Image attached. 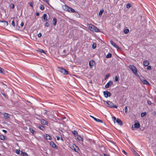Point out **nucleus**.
<instances>
[{
	"label": "nucleus",
	"instance_id": "12",
	"mask_svg": "<svg viewBox=\"0 0 156 156\" xmlns=\"http://www.w3.org/2000/svg\"><path fill=\"white\" fill-rule=\"evenodd\" d=\"M149 64V62L148 61L144 60L143 62V65L144 66H148Z\"/></svg>",
	"mask_w": 156,
	"mask_h": 156
},
{
	"label": "nucleus",
	"instance_id": "22",
	"mask_svg": "<svg viewBox=\"0 0 156 156\" xmlns=\"http://www.w3.org/2000/svg\"><path fill=\"white\" fill-rule=\"evenodd\" d=\"M30 132L33 134H35L36 133V131L32 129H30Z\"/></svg>",
	"mask_w": 156,
	"mask_h": 156
},
{
	"label": "nucleus",
	"instance_id": "46",
	"mask_svg": "<svg viewBox=\"0 0 156 156\" xmlns=\"http://www.w3.org/2000/svg\"><path fill=\"white\" fill-rule=\"evenodd\" d=\"M125 112L126 113L127 111V106H126L125 108Z\"/></svg>",
	"mask_w": 156,
	"mask_h": 156
},
{
	"label": "nucleus",
	"instance_id": "36",
	"mask_svg": "<svg viewBox=\"0 0 156 156\" xmlns=\"http://www.w3.org/2000/svg\"><path fill=\"white\" fill-rule=\"evenodd\" d=\"M146 114V112H144V113H142L141 114V117H144Z\"/></svg>",
	"mask_w": 156,
	"mask_h": 156
},
{
	"label": "nucleus",
	"instance_id": "30",
	"mask_svg": "<svg viewBox=\"0 0 156 156\" xmlns=\"http://www.w3.org/2000/svg\"><path fill=\"white\" fill-rule=\"evenodd\" d=\"M129 32V29H125L124 30V32L125 34H127Z\"/></svg>",
	"mask_w": 156,
	"mask_h": 156
},
{
	"label": "nucleus",
	"instance_id": "17",
	"mask_svg": "<svg viewBox=\"0 0 156 156\" xmlns=\"http://www.w3.org/2000/svg\"><path fill=\"white\" fill-rule=\"evenodd\" d=\"M43 19L44 21H47L48 19V16L46 14H44L43 16Z\"/></svg>",
	"mask_w": 156,
	"mask_h": 156
},
{
	"label": "nucleus",
	"instance_id": "56",
	"mask_svg": "<svg viewBox=\"0 0 156 156\" xmlns=\"http://www.w3.org/2000/svg\"><path fill=\"white\" fill-rule=\"evenodd\" d=\"M45 112H44V114H47L48 112V111L47 110H45Z\"/></svg>",
	"mask_w": 156,
	"mask_h": 156
},
{
	"label": "nucleus",
	"instance_id": "9",
	"mask_svg": "<svg viewBox=\"0 0 156 156\" xmlns=\"http://www.w3.org/2000/svg\"><path fill=\"white\" fill-rule=\"evenodd\" d=\"M41 123L42 125H48V123L46 120L44 119H41Z\"/></svg>",
	"mask_w": 156,
	"mask_h": 156
},
{
	"label": "nucleus",
	"instance_id": "15",
	"mask_svg": "<svg viewBox=\"0 0 156 156\" xmlns=\"http://www.w3.org/2000/svg\"><path fill=\"white\" fill-rule=\"evenodd\" d=\"M110 43L114 47L116 48H119V47L117 46V45L113 42L111 40L110 41Z\"/></svg>",
	"mask_w": 156,
	"mask_h": 156
},
{
	"label": "nucleus",
	"instance_id": "6",
	"mask_svg": "<svg viewBox=\"0 0 156 156\" xmlns=\"http://www.w3.org/2000/svg\"><path fill=\"white\" fill-rule=\"evenodd\" d=\"M104 94L105 98H107L108 97H110L111 95V94L107 90L104 91L103 92Z\"/></svg>",
	"mask_w": 156,
	"mask_h": 156
},
{
	"label": "nucleus",
	"instance_id": "34",
	"mask_svg": "<svg viewBox=\"0 0 156 156\" xmlns=\"http://www.w3.org/2000/svg\"><path fill=\"white\" fill-rule=\"evenodd\" d=\"M95 121L97 122H100L101 123H103V121L102 120H100L99 119L96 118V119H95Z\"/></svg>",
	"mask_w": 156,
	"mask_h": 156
},
{
	"label": "nucleus",
	"instance_id": "52",
	"mask_svg": "<svg viewBox=\"0 0 156 156\" xmlns=\"http://www.w3.org/2000/svg\"><path fill=\"white\" fill-rule=\"evenodd\" d=\"M90 117L93 118L94 120H95V119H96V118H95L94 117H93V116L90 115Z\"/></svg>",
	"mask_w": 156,
	"mask_h": 156
},
{
	"label": "nucleus",
	"instance_id": "18",
	"mask_svg": "<svg viewBox=\"0 0 156 156\" xmlns=\"http://www.w3.org/2000/svg\"><path fill=\"white\" fill-rule=\"evenodd\" d=\"M45 138L46 139L49 140H51V136L48 134H46L45 136Z\"/></svg>",
	"mask_w": 156,
	"mask_h": 156
},
{
	"label": "nucleus",
	"instance_id": "61",
	"mask_svg": "<svg viewBox=\"0 0 156 156\" xmlns=\"http://www.w3.org/2000/svg\"><path fill=\"white\" fill-rule=\"evenodd\" d=\"M134 128H134V127H133V126H132V128H131L132 129V130H133L134 129Z\"/></svg>",
	"mask_w": 156,
	"mask_h": 156
},
{
	"label": "nucleus",
	"instance_id": "20",
	"mask_svg": "<svg viewBox=\"0 0 156 156\" xmlns=\"http://www.w3.org/2000/svg\"><path fill=\"white\" fill-rule=\"evenodd\" d=\"M134 128H139L140 126V124L139 123H135L134 124Z\"/></svg>",
	"mask_w": 156,
	"mask_h": 156
},
{
	"label": "nucleus",
	"instance_id": "21",
	"mask_svg": "<svg viewBox=\"0 0 156 156\" xmlns=\"http://www.w3.org/2000/svg\"><path fill=\"white\" fill-rule=\"evenodd\" d=\"M5 72V70L3 69L0 67V73L4 74Z\"/></svg>",
	"mask_w": 156,
	"mask_h": 156
},
{
	"label": "nucleus",
	"instance_id": "47",
	"mask_svg": "<svg viewBox=\"0 0 156 156\" xmlns=\"http://www.w3.org/2000/svg\"><path fill=\"white\" fill-rule=\"evenodd\" d=\"M147 103L149 105H151L152 104L151 102L150 101H147Z\"/></svg>",
	"mask_w": 156,
	"mask_h": 156
},
{
	"label": "nucleus",
	"instance_id": "60",
	"mask_svg": "<svg viewBox=\"0 0 156 156\" xmlns=\"http://www.w3.org/2000/svg\"><path fill=\"white\" fill-rule=\"evenodd\" d=\"M5 20H0V22L4 23V21H5Z\"/></svg>",
	"mask_w": 156,
	"mask_h": 156
},
{
	"label": "nucleus",
	"instance_id": "42",
	"mask_svg": "<svg viewBox=\"0 0 156 156\" xmlns=\"http://www.w3.org/2000/svg\"><path fill=\"white\" fill-rule=\"evenodd\" d=\"M4 24H5V26H7L8 24V22L6 21H4Z\"/></svg>",
	"mask_w": 156,
	"mask_h": 156
},
{
	"label": "nucleus",
	"instance_id": "45",
	"mask_svg": "<svg viewBox=\"0 0 156 156\" xmlns=\"http://www.w3.org/2000/svg\"><path fill=\"white\" fill-rule=\"evenodd\" d=\"M147 70H151V66H148L147 68Z\"/></svg>",
	"mask_w": 156,
	"mask_h": 156
},
{
	"label": "nucleus",
	"instance_id": "48",
	"mask_svg": "<svg viewBox=\"0 0 156 156\" xmlns=\"http://www.w3.org/2000/svg\"><path fill=\"white\" fill-rule=\"evenodd\" d=\"M29 5L31 6L32 7H33V3L32 2H30L29 4Z\"/></svg>",
	"mask_w": 156,
	"mask_h": 156
},
{
	"label": "nucleus",
	"instance_id": "38",
	"mask_svg": "<svg viewBox=\"0 0 156 156\" xmlns=\"http://www.w3.org/2000/svg\"><path fill=\"white\" fill-rule=\"evenodd\" d=\"M14 5L13 4H11L10 5V7L12 9H13L14 8Z\"/></svg>",
	"mask_w": 156,
	"mask_h": 156
},
{
	"label": "nucleus",
	"instance_id": "24",
	"mask_svg": "<svg viewBox=\"0 0 156 156\" xmlns=\"http://www.w3.org/2000/svg\"><path fill=\"white\" fill-rule=\"evenodd\" d=\"M38 127L40 129H41L42 130H43L44 129V127L43 126L41 125V124H39L38 125Z\"/></svg>",
	"mask_w": 156,
	"mask_h": 156
},
{
	"label": "nucleus",
	"instance_id": "55",
	"mask_svg": "<svg viewBox=\"0 0 156 156\" xmlns=\"http://www.w3.org/2000/svg\"><path fill=\"white\" fill-rule=\"evenodd\" d=\"M109 76V74H107V75H106L105 76V78L106 79V78H108Z\"/></svg>",
	"mask_w": 156,
	"mask_h": 156
},
{
	"label": "nucleus",
	"instance_id": "49",
	"mask_svg": "<svg viewBox=\"0 0 156 156\" xmlns=\"http://www.w3.org/2000/svg\"><path fill=\"white\" fill-rule=\"evenodd\" d=\"M41 35H42L41 34V33H39V34H38V35H37L38 37H41Z\"/></svg>",
	"mask_w": 156,
	"mask_h": 156
},
{
	"label": "nucleus",
	"instance_id": "54",
	"mask_svg": "<svg viewBox=\"0 0 156 156\" xmlns=\"http://www.w3.org/2000/svg\"><path fill=\"white\" fill-rule=\"evenodd\" d=\"M56 137L57 138V140H59V139H60V137H58V136H56Z\"/></svg>",
	"mask_w": 156,
	"mask_h": 156
},
{
	"label": "nucleus",
	"instance_id": "14",
	"mask_svg": "<svg viewBox=\"0 0 156 156\" xmlns=\"http://www.w3.org/2000/svg\"><path fill=\"white\" fill-rule=\"evenodd\" d=\"M131 151L132 152V153L134 154L136 156H140V155L137 153L132 148L131 149Z\"/></svg>",
	"mask_w": 156,
	"mask_h": 156
},
{
	"label": "nucleus",
	"instance_id": "1",
	"mask_svg": "<svg viewBox=\"0 0 156 156\" xmlns=\"http://www.w3.org/2000/svg\"><path fill=\"white\" fill-rule=\"evenodd\" d=\"M87 26L89 29L91 31H95V32H98L100 31V30L93 25L89 24H88Z\"/></svg>",
	"mask_w": 156,
	"mask_h": 156
},
{
	"label": "nucleus",
	"instance_id": "10",
	"mask_svg": "<svg viewBox=\"0 0 156 156\" xmlns=\"http://www.w3.org/2000/svg\"><path fill=\"white\" fill-rule=\"evenodd\" d=\"M94 65V62L93 60H90L89 62V65L90 68H92L93 66Z\"/></svg>",
	"mask_w": 156,
	"mask_h": 156
},
{
	"label": "nucleus",
	"instance_id": "59",
	"mask_svg": "<svg viewBox=\"0 0 156 156\" xmlns=\"http://www.w3.org/2000/svg\"><path fill=\"white\" fill-rule=\"evenodd\" d=\"M104 156H108V155L107 154H103Z\"/></svg>",
	"mask_w": 156,
	"mask_h": 156
},
{
	"label": "nucleus",
	"instance_id": "31",
	"mask_svg": "<svg viewBox=\"0 0 156 156\" xmlns=\"http://www.w3.org/2000/svg\"><path fill=\"white\" fill-rule=\"evenodd\" d=\"M40 9L42 10H44V7L43 5H41L40 6Z\"/></svg>",
	"mask_w": 156,
	"mask_h": 156
},
{
	"label": "nucleus",
	"instance_id": "13",
	"mask_svg": "<svg viewBox=\"0 0 156 156\" xmlns=\"http://www.w3.org/2000/svg\"><path fill=\"white\" fill-rule=\"evenodd\" d=\"M116 122L118 123V124L121 126H122L123 124L122 121L119 119H117L116 120Z\"/></svg>",
	"mask_w": 156,
	"mask_h": 156
},
{
	"label": "nucleus",
	"instance_id": "43",
	"mask_svg": "<svg viewBox=\"0 0 156 156\" xmlns=\"http://www.w3.org/2000/svg\"><path fill=\"white\" fill-rule=\"evenodd\" d=\"M115 81H118L119 80V78L117 76H115Z\"/></svg>",
	"mask_w": 156,
	"mask_h": 156
},
{
	"label": "nucleus",
	"instance_id": "2",
	"mask_svg": "<svg viewBox=\"0 0 156 156\" xmlns=\"http://www.w3.org/2000/svg\"><path fill=\"white\" fill-rule=\"evenodd\" d=\"M129 68L132 71L133 73L135 75L137 74V70L136 68L133 65H129Z\"/></svg>",
	"mask_w": 156,
	"mask_h": 156
},
{
	"label": "nucleus",
	"instance_id": "28",
	"mask_svg": "<svg viewBox=\"0 0 156 156\" xmlns=\"http://www.w3.org/2000/svg\"><path fill=\"white\" fill-rule=\"evenodd\" d=\"M96 43H94L92 45V48L93 49H94L96 48Z\"/></svg>",
	"mask_w": 156,
	"mask_h": 156
},
{
	"label": "nucleus",
	"instance_id": "3",
	"mask_svg": "<svg viewBox=\"0 0 156 156\" xmlns=\"http://www.w3.org/2000/svg\"><path fill=\"white\" fill-rule=\"evenodd\" d=\"M106 105L110 108H117V106L115 105H114L111 101H106Z\"/></svg>",
	"mask_w": 156,
	"mask_h": 156
},
{
	"label": "nucleus",
	"instance_id": "64",
	"mask_svg": "<svg viewBox=\"0 0 156 156\" xmlns=\"http://www.w3.org/2000/svg\"><path fill=\"white\" fill-rule=\"evenodd\" d=\"M3 94V95L5 97H6V96L5 95V94Z\"/></svg>",
	"mask_w": 156,
	"mask_h": 156
},
{
	"label": "nucleus",
	"instance_id": "26",
	"mask_svg": "<svg viewBox=\"0 0 156 156\" xmlns=\"http://www.w3.org/2000/svg\"><path fill=\"white\" fill-rule=\"evenodd\" d=\"M69 7L68 6H67V5H65L64 6V10L66 11H69Z\"/></svg>",
	"mask_w": 156,
	"mask_h": 156
},
{
	"label": "nucleus",
	"instance_id": "8",
	"mask_svg": "<svg viewBox=\"0 0 156 156\" xmlns=\"http://www.w3.org/2000/svg\"><path fill=\"white\" fill-rule=\"evenodd\" d=\"M141 81L144 84L147 85H149L150 84L146 80L143 79H140Z\"/></svg>",
	"mask_w": 156,
	"mask_h": 156
},
{
	"label": "nucleus",
	"instance_id": "35",
	"mask_svg": "<svg viewBox=\"0 0 156 156\" xmlns=\"http://www.w3.org/2000/svg\"><path fill=\"white\" fill-rule=\"evenodd\" d=\"M111 57L112 54L111 53H109L106 56V57L107 58H110Z\"/></svg>",
	"mask_w": 156,
	"mask_h": 156
},
{
	"label": "nucleus",
	"instance_id": "62",
	"mask_svg": "<svg viewBox=\"0 0 156 156\" xmlns=\"http://www.w3.org/2000/svg\"><path fill=\"white\" fill-rule=\"evenodd\" d=\"M45 40L46 41V44H48V42H47V41H48L47 40Z\"/></svg>",
	"mask_w": 156,
	"mask_h": 156
},
{
	"label": "nucleus",
	"instance_id": "16",
	"mask_svg": "<svg viewBox=\"0 0 156 156\" xmlns=\"http://www.w3.org/2000/svg\"><path fill=\"white\" fill-rule=\"evenodd\" d=\"M57 22V20L56 18H53L52 20V23L54 26H55Z\"/></svg>",
	"mask_w": 156,
	"mask_h": 156
},
{
	"label": "nucleus",
	"instance_id": "4",
	"mask_svg": "<svg viewBox=\"0 0 156 156\" xmlns=\"http://www.w3.org/2000/svg\"><path fill=\"white\" fill-rule=\"evenodd\" d=\"M59 71L64 74H68V72L62 67H58Z\"/></svg>",
	"mask_w": 156,
	"mask_h": 156
},
{
	"label": "nucleus",
	"instance_id": "51",
	"mask_svg": "<svg viewBox=\"0 0 156 156\" xmlns=\"http://www.w3.org/2000/svg\"><path fill=\"white\" fill-rule=\"evenodd\" d=\"M122 152L126 155H127V153L126 152V151L124 150H122Z\"/></svg>",
	"mask_w": 156,
	"mask_h": 156
},
{
	"label": "nucleus",
	"instance_id": "11",
	"mask_svg": "<svg viewBox=\"0 0 156 156\" xmlns=\"http://www.w3.org/2000/svg\"><path fill=\"white\" fill-rule=\"evenodd\" d=\"M50 145L53 148H55L57 149L58 147L55 145V144L53 141H51L50 142Z\"/></svg>",
	"mask_w": 156,
	"mask_h": 156
},
{
	"label": "nucleus",
	"instance_id": "53",
	"mask_svg": "<svg viewBox=\"0 0 156 156\" xmlns=\"http://www.w3.org/2000/svg\"><path fill=\"white\" fill-rule=\"evenodd\" d=\"M36 15L37 16H39V13L38 12H37L36 13Z\"/></svg>",
	"mask_w": 156,
	"mask_h": 156
},
{
	"label": "nucleus",
	"instance_id": "57",
	"mask_svg": "<svg viewBox=\"0 0 156 156\" xmlns=\"http://www.w3.org/2000/svg\"><path fill=\"white\" fill-rule=\"evenodd\" d=\"M113 118V120L114 121V120H115L116 119V118L115 117H112Z\"/></svg>",
	"mask_w": 156,
	"mask_h": 156
},
{
	"label": "nucleus",
	"instance_id": "58",
	"mask_svg": "<svg viewBox=\"0 0 156 156\" xmlns=\"http://www.w3.org/2000/svg\"><path fill=\"white\" fill-rule=\"evenodd\" d=\"M3 131L4 132H5V133H6L7 132V131H6V130H3Z\"/></svg>",
	"mask_w": 156,
	"mask_h": 156
},
{
	"label": "nucleus",
	"instance_id": "50",
	"mask_svg": "<svg viewBox=\"0 0 156 156\" xmlns=\"http://www.w3.org/2000/svg\"><path fill=\"white\" fill-rule=\"evenodd\" d=\"M24 23L23 22H22L21 24H20V26L21 27H23L24 25Z\"/></svg>",
	"mask_w": 156,
	"mask_h": 156
},
{
	"label": "nucleus",
	"instance_id": "7",
	"mask_svg": "<svg viewBox=\"0 0 156 156\" xmlns=\"http://www.w3.org/2000/svg\"><path fill=\"white\" fill-rule=\"evenodd\" d=\"M113 84V82L110 81L108 82L105 85V87L106 88L110 87L111 85Z\"/></svg>",
	"mask_w": 156,
	"mask_h": 156
},
{
	"label": "nucleus",
	"instance_id": "25",
	"mask_svg": "<svg viewBox=\"0 0 156 156\" xmlns=\"http://www.w3.org/2000/svg\"><path fill=\"white\" fill-rule=\"evenodd\" d=\"M77 138L80 141H83V138L79 135H77Z\"/></svg>",
	"mask_w": 156,
	"mask_h": 156
},
{
	"label": "nucleus",
	"instance_id": "39",
	"mask_svg": "<svg viewBox=\"0 0 156 156\" xmlns=\"http://www.w3.org/2000/svg\"><path fill=\"white\" fill-rule=\"evenodd\" d=\"M38 51L41 53H45L44 51L42 49H40Z\"/></svg>",
	"mask_w": 156,
	"mask_h": 156
},
{
	"label": "nucleus",
	"instance_id": "19",
	"mask_svg": "<svg viewBox=\"0 0 156 156\" xmlns=\"http://www.w3.org/2000/svg\"><path fill=\"white\" fill-rule=\"evenodd\" d=\"M69 9L68 10L69 11H68V12H76L75 11V10H74L73 9L70 8V7H69Z\"/></svg>",
	"mask_w": 156,
	"mask_h": 156
},
{
	"label": "nucleus",
	"instance_id": "41",
	"mask_svg": "<svg viewBox=\"0 0 156 156\" xmlns=\"http://www.w3.org/2000/svg\"><path fill=\"white\" fill-rule=\"evenodd\" d=\"M49 24L47 22L45 24V27H48L49 26Z\"/></svg>",
	"mask_w": 156,
	"mask_h": 156
},
{
	"label": "nucleus",
	"instance_id": "44",
	"mask_svg": "<svg viewBox=\"0 0 156 156\" xmlns=\"http://www.w3.org/2000/svg\"><path fill=\"white\" fill-rule=\"evenodd\" d=\"M12 24L13 26L14 27H15V22H14V20L12 21Z\"/></svg>",
	"mask_w": 156,
	"mask_h": 156
},
{
	"label": "nucleus",
	"instance_id": "29",
	"mask_svg": "<svg viewBox=\"0 0 156 156\" xmlns=\"http://www.w3.org/2000/svg\"><path fill=\"white\" fill-rule=\"evenodd\" d=\"M72 132L74 136L76 135L77 136V135H78V133L75 130L73 131H72Z\"/></svg>",
	"mask_w": 156,
	"mask_h": 156
},
{
	"label": "nucleus",
	"instance_id": "32",
	"mask_svg": "<svg viewBox=\"0 0 156 156\" xmlns=\"http://www.w3.org/2000/svg\"><path fill=\"white\" fill-rule=\"evenodd\" d=\"M132 5L130 3H128V4L127 5H126V8H127V9H129V8H130L131 7H132Z\"/></svg>",
	"mask_w": 156,
	"mask_h": 156
},
{
	"label": "nucleus",
	"instance_id": "33",
	"mask_svg": "<svg viewBox=\"0 0 156 156\" xmlns=\"http://www.w3.org/2000/svg\"><path fill=\"white\" fill-rule=\"evenodd\" d=\"M103 12H104L103 10H100L98 13L99 15L100 16L102 15V14Z\"/></svg>",
	"mask_w": 156,
	"mask_h": 156
},
{
	"label": "nucleus",
	"instance_id": "23",
	"mask_svg": "<svg viewBox=\"0 0 156 156\" xmlns=\"http://www.w3.org/2000/svg\"><path fill=\"white\" fill-rule=\"evenodd\" d=\"M20 154L22 155L23 156H28L26 152H23L22 151H20Z\"/></svg>",
	"mask_w": 156,
	"mask_h": 156
},
{
	"label": "nucleus",
	"instance_id": "40",
	"mask_svg": "<svg viewBox=\"0 0 156 156\" xmlns=\"http://www.w3.org/2000/svg\"><path fill=\"white\" fill-rule=\"evenodd\" d=\"M16 153L18 154H20V150H16Z\"/></svg>",
	"mask_w": 156,
	"mask_h": 156
},
{
	"label": "nucleus",
	"instance_id": "27",
	"mask_svg": "<svg viewBox=\"0 0 156 156\" xmlns=\"http://www.w3.org/2000/svg\"><path fill=\"white\" fill-rule=\"evenodd\" d=\"M5 137L3 135L0 136V139L2 140H4L5 139Z\"/></svg>",
	"mask_w": 156,
	"mask_h": 156
},
{
	"label": "nucleus",
	"instance_id": "5",
	"mask_svg": "<svg viewBox=\"0 0 156 156\" xmlns=\"http://www.w3.org/2000/svg\"><path fill=\"white\" fill-rule=\"evenodd\" d=\"M3 115L5 119L7 120H8L10 119V116H11V115L6 113H4L3 114Z\"/></svg>",
	"mask_w": 156,
	"mask_h": 156
},
{
	"label": "nucleus",
	"instance_id": "37",
	"mask_svg": "<svg viewBox=\"0 0 156 156\" xmlns=\"http://www.w3.org/2000/svg\"><path fill=\"white\" fill-rule=\"evenodd\" d=\"M75 146L76 147V148H75L73 146V150L75 151L76 152H77V151L79 149L78 148L76 147V146L75 145ZM73 149V148H72Z\"/></svg>",
	"mask_w": 156,
	"mask_h": 156
},
{
	"label": "nucleus",
	"instance_id": "63",
	"mask_svg": "<svg viewBox=\"0 0 156 156\" xmlns=\"http://www.w3.org/2000/svg\"><path fill=\"white\" fill-rule=\"evenodd\" d=\"M66 52V50H64L63 51V52H64V53H65Z\"/></svg>",
	"mask_w": 156,
	"mask_h": 156
}]
</instances>
